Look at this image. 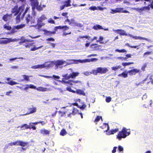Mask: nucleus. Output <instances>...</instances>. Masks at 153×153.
<instances>
[{"label": "nucleus", "instance_id": "nucleus-1", "mask_svg": "<svg viewBox=\"0 0 153 153\" xmlns=\"http://www.w3.org/2000/svg\"><path fill=\"white\" fill-rule=\"evenodd\" d=\"M127 129L125 128H123L121 131H119L117 138L119 140H121L122 138H125L130 134V132H127Z\"/></svg>", "mask_w": 153, "mask_h": 153}, {"label": "nucleus", "instance_id": "nucleus-2", "mask_svg": "<svg viewBox=\"0 0 153 153\" xmlns=\"http://www.w3.org/2000/svg\"><path fill=\"white\" fill-rule=\"evenodd\" d=\"M24 10V7L21 6L18 7V5H16L12 8L11 12L12 13L14 14V16H16L20 13H22Z\"/></svg>", "mask_w": 153, "mask_h": 153}, {"label": "nucleus", "instance_id": "nucleus-3", "mask_svg": "<svg viewBox=\"0 0 153 153\" xmlns=\"http://www.w3.org/2000/svg\"><path fill=\"white\" fill-rule=\"evenodd\" d=\"M79 110L74 107L70 106L66 108L65 112L66 113H68V116L70 117L71 115H74L78 113Z\"/></svg>", "mask_w": 153, "mask_h": 153}, {"label": "nucleus", "instance_id": "nucleus-4", "mask_svg": "<svg viewBox=\"0 0 153 153\" xmlns=\"http://www.w3.org/2000/svg\"><path fill=\"white\" fill-rule=\"evenodd\" d=\"M108 71V69L106 68H102L98 67L97 68L96 70H92V74L95 75H97L98 73L100 74H105Z\"/></svg>", "mask_w": 153, "mask_h": 153}, {"label": "nucleus", "instance_id": "nucleus-5", "mask_svg": "<svg viewBox=\"0 0 153 153\" xmlns=\"http://www.w3.org/2000/svg\"><path fill=\"white\" fill-rule=\"evenodd\" d=\"M47 18L44 15H42L40 17L38 18L37 20V23L36 25L38 28L39 29L45 25V23H42V22L46 19Z\"/></svg>", "mask_w": 153, "mask_h": 153}, {"label": "nucleus", "instance_id": "nucleus-6", "mask_svg": "<svg viewBox=\"0 0 153 153\" xmlns=\"http://www.w3.org/2000/svg\"><path fill=\"white\" fill-rule=\"evenodd\" d=\"M71 0H66L65 1H62L61 2V4H63L60 6V10H63L65 7L71 6Z\"/></svg>", "mask_w": 153, "mask_h": 153}, {"label": "nucleus", "instance_id": "nucleus-7", "mask_svg": "<svg viewBox=\"0 0 153 153\" xmlns=\"http://www.w3.org/2000/svg\"><path fill=\"white\" fill-rule=\"evenodd\" d=\"M32 14L33 15V17L31 16L30 14H28L25 17V20L27 24H28L30 22L31 24L35 23V17L36 16H34L33 13H32Z\"/></svg>", "mask_w": 153, "mask_h": 153}, {"label": "nucleus", "instance_id": "nucleus-8", "mask_svg": "<svg viewBox=\"0 0 153 153\" xmlns=\"http://www.w3.org/2000/svg\"><path fill=\"white\" fill-rule=\"evenodd\" d=\"M46 86H49V88H45L42 87H39L35 89H36L38 91H39L42 92H45L47 91H51L52 88H53V86L49 85L48 84H46Z\"/></svg>", "mask_w": 153, "mask_h": 153}, {"label": "nucleus", "instance_id": "nucleus-9", "mask_svg": "<svg viewBox=\"0 0 153 153\" xmlns=\"http://www.w3.org/2000/svg\"><path fill=\"white\" fill-rule=\"evenodd\" d=\"M31 1V5L32 6V12L34 13V16H36V13L35 12L34 10L36 8V7L39 5V2L38 0H30Z\"/></svg>", "mask_w": 153, "mask_h": 153}, {"label": "nucleus", "instance_id": "nucleus-10", "mask_svg": "<svg viewBox=\"0 0 153 153\" xmlns=\"http://www.w3.org/2000/svg\"><path fill=\"white\" fill-rule=\"evenodd\" d=\"M79 73L78 72H73L71 74L68 75V74H63L62 75V77H65L66 80H68L70 78H74L78 76Z\"/></svg>", "mask_w": 153, "mask_h": 153}, {"label": "nucleus", "instance_id": "nucleus-11", "mask_svg": "<svg viewBox=\"0 0 153 153\" xmlns=\"http://www.w3.org/2000/svg\"><path fill=\"white\" fill-rule=\"evenodd\" d=\"M65 62V61H63L61 60H58L55 61V62L53 61L51 62V65H53L54 64L56 66L62 65L64 64Z\"/></svg>", "mask_w": 153, "mask_h": 153}, {"label": "nucleus", "instance_id": "nucleus-12", "mask_svg": "<svg viewBox=\"0 0 153 153\" xmlns=\"http://www.w3.org/2000/svg\"><path fill=\"white\" fill-rule=\"evenodd\" d=\"M113 31L114 32H117L120 36H128V34L126 33V32L124 30H123L121 29L113 30Z\"/></svg>", "mask_w": 153, "mask_h": 153}, {"label": "nucleus", "instance_id": "nucleus-13", "mask_svg": "<svg viewBox=\"0 0 153 153\" xmlns=\"http://www.w3.org/2000/svg\"><path fill=\"white\" fill-rule=\"evenodd\" d=\"M36 110L37 109L36 107H34L33 105H32V107L29 108L28 109V111L27 113L25 114L24 115H27L34 113L36 112Z\"/></svg>", "mask_w": 153, "mask_h": 153}, {"label": "nucleus", "instance_id": "nucleus-14", "mask_svg": "<svg viewBox=\"0 0 153 153\" xmlns=\"http://www.w3.org/2000/svg\"><path fill=\"white\" fill-rule=\"evenodd\" d=\"M140 70L137 69L135 68L133 69L128 71L127 73L129 74V75L132 76L135 75L137 73L139 72Z\"/></svg>", "mask_w": 153, "mask_h": 153}, {"label": "nucleus", "instance_id": "nucleus-15", "mask_svg": "<svg viewBox=\"0 0 153 153\" xmlns=\"http://www.w3.org/2000/svg\"><path fill=\"white\" fill-rule=\"evenodd\" d=\"M63 78H62V80L61 81L62 83L63 84H68L70 85H72V80H69L68 81H65L66 79L65 77H63Z\"/></svg>", "mask_w": 153, "mask_h": 153}, {"label": "nucleus", "instance_id": "nucleus-16", "mask_svg": "<svg viewBox=\"0 0 153 153\" xmlns=\"http://www.w3.org/2000/svg\"><path fill=\"white\" fill-rule=\"evenodd\" d=\"M54 30L53 31H48L46 30H44V31L45 32V34L48 36H51L52 34H55L56 33V31L57 30H55V27L54 29Z\"/></svg>", "mask_w": 153, "mask_h": 153}, {"label": "nucleus", "instance_id": "nucleus-17", "mask_svg": "<svg viewBox=\"0 0 153 153\" xmlns=\"http://www.w3.org/2000/svg\"><path fill=\"white\" fill-rule=\"evenodd\" d=\"M11 16V14H9L7 13L3 16L2 19L4 21L6 22L10 19Z\"/></svg>", "mask_w": 153, "mask_h": 153}, {"label": "nucleus", "instance_id": "nucleus-18", "mask_svg": "<svg viewBox=\"0 0 153 153\" xmlns=\"http://www.w3.org/2000/svg\"><path fill=\"white\" fill-rule=\"evenodd\" d=\"M119 131V129L118 128H116L115 129H112L110 131H109L107 133H106V134L108 135H109L111 134H113Z\"/></svg>", "mask_w": 153, "mask_h": 153}, {"label": "nucleus", "instance_id": "nucleus-19", "mask_svg": "<svg viewBox=\"0 0 153 153\" xmlns=\"http://www.w3.org/2000/svg\"><path fill=\"white\" fill-rule=\"evenodd\" d=\"M25 85V87L23 89H22V90H27L29 88L34 89H35L36 88V86L32 84H26Z\"/></svg>", "mask_w": 153, "mask_h": 153}, {"label": "nucleus", "instance_id": "nucleus-20", "mask_svg": "<svg viewBox=\"0 0 153 153\" xmlns=\"http://www.w3.org/2000/svg\"><path fill=\"white\" fill-rule=\"evenodd\" d=\"M128 36L130 37H132L133 39H135L145 40H147V39L146 38H145L140 36H134L130 34H128Z\"/></svg>", "mask_w": 153, "mask_h": 153}, {"label": "nucleus", "instance_id": "nucleus-21", "mask_svg": "<svg viewBox=\"0 0 153 153\" xmlns=\"http://www.w3.org/2000/svg\"><path fill=\"white\" fill-rule=\"evenodd\" d=\"M64 29L65 30H68L69 29V27L66 25L61 26H59L55 27V30H58V29Z\"/></svg>", "mask_w": 153, "mask_h": 153}, {"label": "nucleus", "instance_id": "nucleus-22", "mask_svg": "<svg viewBox=\"0 0 153 153\" xmlns=\"http://www.w3.org/2000/svg\"><path fill=\"white\" fill-rule=\"evenodd\" d=\"M102 46L101 45H98L97 44L93 43L90 46V48L91 49H94L95 50L99 49V48L101 47Z\"/></svg>", "mask_w": 153, "mask_h": 153}, {"label": "nucleus", "instance_id": "nucleus-23", "mask_svg": "<svg viewBox=\"0 0 153 153\" xmlns=\"http://www.w3.org/2000/svg\"><path fill=\"white\" fill-rule=\"evenodd\" d=\"M25 26V25L24 24H21L19 25H17L16 26H14L13 27L12 30H13L15 29H22Z\"/></svg>", "mask_w": 153, "mask_h": 153}, {"label": "nucleus", "instance_id": "nucleus-24", "mask_svg": "<svg viewBox=\"0 0 153 153\" xmlns=\"http://www.w3.org/2000/svg\"><path fill=\"white\" fill-rule=\"evenodd\" d=\"M50 132V131L46 129H43L40 130V133L43 135L48 134Z\"/></svg>", "mask_w": 153, "mask_h": 153}, {"label": "nucleus", "instance_id": "nucleus-25", "mask_svg": "<svg viewBox=\"0 0 153 153\" xmlns=\"http://www.w3.org/2000/svg\"><path fill=\"white\" fill-rule=\"evenodd\" d=\"M93 29L95 30H98L103 29V28L100 25H94L93 27Z\"/></svg>", "mask_w": 153, "mask_h": 153}, {"label": "nucleus", "instance_id": "nucleus-26", "mask_svg": "<svg viewBox=\"0 0 153 153\" xmlns=\"http://www.w3.org/2000/svg\"><path fill=\"white\" fill-rule=\"evenodd\" d=\"M75 92H76L77 94L79 95H82L83 96L85 95V94L84 92V91L80 89H77Z\"/></svg>", "mask_w": 153, "mask_h": 153}, {"label": "nucleus", "instance_id": "nucleus-27", "mask_svg": "<svg viewBox=\"0 0 153 153\" xmlns=\"http://www.w3.org/2000/svg\"><path fill=\"white\" fill-rule=\"evenodd\" d=\"M21 130H25V129H29V126L27 124H25L22 125L19 127Z\"/></svg>", "mask_w": 153, "mask_h": 153}, {"label": "nucleus", "instance_id": "nucleus-28", "mask_svg": "<svg viewBox=\"0 0 153 153\" xmlns=\"http://www.w3.org/2000/svg\"><path fill=\"white\" fill-rule=\"evenodd\" d=\"M28 126H29V129H32L33 130L36 129V127L35 126L33 123H29V125H28Z\"/></svg>", "mask_w": 153, "mask_h": 153}, {"label": "nucleus", "instance_id": "nucleus-29", "mask_svg": "<svg viewBox=\"0 0 153 153\" xmlns=\"http://www.w3.org/2000/svg\"><path fill=\"white\" fill-rule=\"evenodd\" d=\"M33 40H30V39H22L19 42V43L20 44H22L24 43H26L27 42H32Z\"/></svg>", "mask_w": 153, "mask_h": 153}, {"label": "nucleus", "instance_id": "nucleus-30", "mask_svg": "<svg viewBox=\"0 0 153 153\" xmlns=\"http://www.w3.org/2000/svg\"><path fill=\"white\" fill-rule=\"evenodd\" d=\"M128 73L126 71L123 72L121 74H120L118 75L119 76H122L124 78H126L128 77Z\"/></svg>", "mask_w": 153, "mask_h": 153}, {"label": "nucleus", "instance_id": "nucleus-31", "mask_svg": "<svg viewBox=\"0 0 153 153\" xmlns=\"http://www.w3.org/2000/svg\"><path fill=\"white\" fill-rule=\"evenodd\" d=\"M46 63V62H45V63H44L42 64L39 65V68H42L46 67H48L50 66L51 64H48L47 65H46L45 64Z\"/></svg>", "mask_w": 153, "mask_h": 153}, {"label": "nucleus", "instance_id": "nucleus-32", "mask_svg": "<svg viewBox=\"0 0 153 153\" xmlns=\"http://www.w3.org/2000/svg\"><path fill=\"white\" fill-rule=\"evenodd\" d=\"M22 76L24 78V79L21 80L22 81H23L25 80L27 81H30V79H29V77L30 76H27L26 75H22Z\"/></svg>", "mask_w": 153, "mask_h": 153}, {"label": "nucleus", "instance_id": "nucleus-33", "mask_svg": "<svg viewBox=\"0 0 153 153\" xmlns=\"http://www.w3.org/2000/svg\"><path fill=\"white\" fill-rule=\"evenodd\" d=\"M21 13H20L16 15L17 16L15 18V19L16 22H19L20 21V16Z\"/></svg>", "mask_w": 153, "mask_h": 153}, {"label": "nucleus", "instance_id": "nucleus-34", "mask_svg": "<svg viewBox=\"0 0 153 153\" xmlns=\"http://www.w3.org/2000/svg\"><path fill=\"white\" fill-rule=\"evenodd\" d=\"M6 83L7 84L10 85H13L17 84L19 83L18 82H17L15 81H10V82H6Z\"/></svg>", "mask_w": 153, "mask_h": 153}, {"label": "nucleus", "instance_id": "nucleus-35", "mask_svg": "<svg viewBox=\"0 0 153 153\" xmlns=\"http://www.w3.org/2000/svg\"><path fill=\"white\" fill-rule=\"evenodd\" d=\"M28 144V142H23L22 141L20 140V146H21L22 147H25L27 146Z\"/></svg>", "mask_w": 153, "mask_h": 153}, {"label": "nucleus", "instance_id": "nucleus-36", "mask_svg": "<svg viewBox=\"0 0 153 153\" xmlns=\"http://www.w3.org/2000/svg\"><path fill=\"white\" fill-rule=\"evenodd\" d=\"M78 61L80 63H85L90 62V59H85L83 60L79 59L78 60Z\"/></svg>", "mask_w": 153, "mask_h": 153}, {"label": "nucleus", "instance_id": "nucleus-37", "mask_svg": "<svg viewBox=\"0 0 153 153\" xmlns=\"http://www.w3.org/2000/svg\"><path fill=\"white\" fill-rule=\"evenodd\" d=\"M8 25V24L7 25V24L4 25H3V28L7 30H10L11 29V26Z\"/></svg>", "mask_w": 153, "mask_h": 153}, {"label": "nucleus", "instance_id": "nucleus-38", "mask_svg": "<svg viewBox=\"0 0 153 153\" xmlns=\"http://www.w3.org/2000/svg\"><path fill=\"white\" fill-rule=\"evenodd\" d=\"M122 66L121 65H118L117 66L113 67H111V69L112 70H114V71H116L119 69L121 68Z\"/></svg>", "mask_w": 153, "mask_h": 153}, {"label": "nucleus", "instance_id": "nucleus-39", "mask_svg": "<svg viewBox=\"0 0 153 153\" xmlns=\"http://www.w3.org/2000/svg\"><path fill=\"white\" fill-rule=\"evenodd\" d=\"M116 52H118L119 53H126L127 51L124 49H122L121 50L117 49L115 51Z\"/></svg>", "mask_w": 153, "mask_h": 153}, {"label": "nucleus", "instance_id": "nucleus-40", "mask_svg": "<svg viewBox=\"0 0 153 153\" xmlns=\"http://www.w3.org/2000/svg\"><path fill=\"white\" fill-rule=\"evenodd\" d=\"M67 134V132L64 129H62L60 132V134L61 135L64 136L66 135Z\"/></svg>", "mask_w": 153, "mask_h": 153}, {"label": "nucleus", "instance_id": "nucleus-41", "mask_svg": "<svg viewBox=\"0 0 153 153\" xmlns=\"http://www.w3.org/2000/svg\"><path fill=\"white\" fill-rule=\"evenodd\" d=\"M33 46L34 47L33 48H31L30 49V50L31 51H35L41 48H42L43 47V46H40L39 47H35V45H33Z\"/></svg>", "mask_w": 153, "mask_h": 153}, {"label": "nucleus", "instance_id": "nucleus-42", "mask_svg": "<svg viewBox=\"0 0 153 153\" xmlns=\"http://www.w3.org/2000/svg\"><path fill=\"white\" fill-rule=\"evenodd\" d=\"M71 21L69 22V24L72 25V24H74L75 26H78V24L76 23L73 19H72L71 20Z\"/></svg>", "mask_w": 153, "mask_h": 153}, {"label": "nucleus", "instance_id": "nucleus-43", "mask_svg": "<svg viewBox=\"0 0 153 153\" xmlns=\"http://www.w3.org/2000/svg\"><path fill=\"white\" fill-rule=\"evenodd\" d=\"M134 64V62H123L122 63V65L124 66H126L129 65L131 64Z\"/></svg>", "mask_w": 153, "mask_h": 153}, {"label": "nucleus", "instance_id": "nucleus-44", "mask_svg": "<svg viewBox=\"0 0 153 153\" xmlns=\"http://www.w3.org/2000/svg\"><path fill=\"white\" fill-rule=\"evenodd\" d=\"M59 114L60 115V116L61 117L65 116V114H66V113L65 111L64 112H62L61 111H59Z\"/></svg>", "mask_w": 153, "mask_h": 153}, {"label": "nucleus", "instance_id": "nucleus-45", "mask_svg": "<svg viewBox=\"0 0 153 153\" xmlns=\"http://www.w3.org/2000/svg\"><path fill=\"white\" fill-rule=\"evenodd\" d=\"M86 106L85 104H83L81 106H78V108L84 110L86 108Z\"/></svg>", "mask_w": 153, "mask_h": 153}, {"label": "nucleus", "instance_id": "nucleus-46", "mask_svg": "<svg viewBox=\"0 0 153 153\" xmlns=\"http://www.w3.org/2000/svg\"><path fill=\"white\" fill-rule=\"evenodd\" d=\"M34 44L33 43H28L27 45H24L26 48H29L31 46H33V45Z\"/></svg>", "mask_w": 153, "mask_h": 153}, {"label": "nucleus", "instance_id": "nucleus-47", "mask_svg": "<svg viewBox=\"0 0 153 153\" xmlns=\"http://www.w3.org/2000/svg\"><path fill=\"white\" fill-rule=\"evenodd\" d=\"M66 89L67 91H68L70 92H72L73 93H75V91L73 90V89H72L71 88V87H67L66 88Z\"/></svg>", "mask_w": 153, "mask_h": 153}, {"label": "nucleus", "instance_id": "nucleus-48", "mask_svg": "<svg viewBox=\"0 0 153 153\" xmlns=\"http://www.w3.org/2000/svg\"><path fill=\"white\" fill-rule=\"evenodd\" d=\"M6 40H2L1 41V42L2 44H7L9 42V41H8V38H5Z\"/></svg>", "mask_w": 153, "mask_h": 153}, {"label": "nucleus", "instance_id": "nucleus-49", "mask_svg": "<svg viewBox=\"0 0 153 153\" xmlns=\"http://www.w3.org/2000/svg\"><path fill=\"white\" fill-rule=\"evenodd\" d=\"M147 66V64L146 63H144L143 64V66H142L141 69V70L143 71H145V68Z\"/></svg>", "mask_w": 153, "mask_h": 153}, {"label": "nucleus", "instance_id": "nucleus-50", "mask_svg": "<svg viewBox=\"0 0 153 153\" xmlns=\"http://www.w3.org/2000/svg\"><path fill=\"white\" fill-rule=\"evenodd\" d=\"M89 9L92 10L94 11L95 10H96L97 9V7L95 6H92L90 7L89 8Z\"/></svg>", "mask_w": 153, "mask_h": 153}, {"label": "nucleus", "instance_id": "nucleus-51", "mask_svg": "<svg viewBox=\"0 0 153 153\" xmlns=\"http://www.w3.org/2000/svg\"><path fill=\"white\" fill-rule=\"evenodd\" d=\"M123 147L120 146H119L118 147V151L119 152H123Z\"/></svg>", "mask_w": 153, "mask_h": 153}, {"label": "nucleus", "instance_id": "nucleus-52", "mask_svg": "<svg viewBox=\"0 0 153 153\" xmlns=\"http://www.w3.org/2000/svg\"><path fill=\"white\" fill-rule=\"evenodd\" d=\"M111 98L110 97H107L105 99L106 102L107 103L109 102L111 100Z\"/></svg>", "mask_w": 153, "mask_h": 153}, {"label": "nucleus", "instance_id": "nucleus-53", "mask_svg": "<svg viewBox=\"0 0 153 153\" xmlns=\"http://www.w3.org/2000/svg\"><path fill=\"white\" fill-rule=\"evenodd\" d=\"M100 119H102V117L101 116H97L95 119L94 121L97 122L100 120Z\"/></svg>", "mask_w": 153, "mask_h": 153}, {"label": "nucleus", "instance_id": "nucleus-54", "mask_svg": "<svg viewBox=\"0 0 153 153\" xmlns=\"http://www.w3.org/2000/svg\"><path fill=\"white\" fill-rule=\"evenodd\" d=\"M68 14V13L67 12H63L62 13L61 15L67 18H68V16H67Z\"/></svg>", "mask_w": 153, "mask_h": 153}, {"label": "nucleus", "instance_id": "nucleus-55", "mask_svg": "<svg viewBox=\"0 0 153 153\" xmlns=\"http://www.w3.org/2000/svg\"><path fill=\"white\" fill-rule=\"evenodd\" d=\"M152 51H147L144 53L143 54V56L146 55H149L152 54Z\"/></svg>", "mask_w": 153, "mask_h": 153}, {"label": "nucleus", "instance_id": "nucleus-56", "mask_svg": "<svg viewBox=\"0 0 153 153\" xmlns=\"http://www.w3.org/2000/svg\"><path fill=\"white\" fill-rule=\"evenodd\" d=\"M36 8L39 11L42 10L43 9L41 5H38L36 7Z\"/></svg>", "mask_w": 153, "mask_h": 153}, {"label": "nucleus", "instance_id": "nucleus-57", "mask_svg": "<svg viewBox=\"0 0 153 153\" xmlns=\"http://www.w3.org/2000/svg\"><path fill=\"white\" fill-rule=\"evenodd\" d=\"M131 55L130 54H127L126 55V57H125L126 60H127L128 58L131 57Z\"/></svg>", "mask_w": 153, "mask_h": 153}, {"label": "nucleus", "instance_id": "nucleus-58", "mask_svg": "<svg viewBox=\"0 0 153 153\" xmlns=\"http://www.w3.org/2000/svg\"><path fill=\"white\" fill-rule=\"evenodd\" d=\"M104 125H107V129L106 130H105V131H104V132H106V133H107V132H108L109 129V126L108 124V123H103Z\"/></svg>", "mask_w": 153, "mask_h": 153}, {"label": "nucleus", "instance_id": "nucleus-59", "mask_svg": "<svg viewBox=\"0 0 153 153\" xmlns=\"http://www.w3.org/2000/svg\"><path fill=\"white\" fill-rule=\"evenodd\" d=\"M122 9V8H116L115 9V10L117 13H119L121 11Z\"/></svg>", "mask_w": 153, "mask_h": 153}, {"label": "nucleus", "instance_id": "nucleus-60", "mask_svg": "<svg viewBox=\"0 0 153 153\" xmlns=\"http://www.w3.org/2000/svg\"><path fill=\"white\" fill-rule=\"evenodd\" d=\"M46 40L47 41H51L53 42L55 41V39H53L52 37H50V38H48L47 39H46Z\"/></svg>", "mask_w": 153, "mask_h": 153}, {"label": "nucleus", "instance_id": "nucleus-61", "mask_svg": "<svg viewBox=\"0 0 153 153\" xmlns=\"http://www.w3.org/2000/svg\"><path fill=\"white\" fill-rule=\"evenodd\" d=\"M46 122H45V121H39V123H41V125L42 126H44L45 124L46 123Z\"/></svg>", "mask_w": 153, "mask_h": 153}, {"label": "nucleus", "instance_id": "nucleus-62", "mask_svg": "<svg viewBox=\"0 0 153 153\" xmlns=\"http://www.w3.org/2000/svg\"><path fill=\"white\" fill-rule=\"evenodd\" d=\"M48 22L49 23L54 24L55 22L54 20L52 19H51L49 20L48 21Z\"/></svg>", "mask_w": 153, "mask_h": 153}, {"label": "nucleus", "instance_id": "nucleus-63", "mask_svg": "<svg viewBox=\"0 0 153 153\" xmlns=\"http://www.w3.org/2000/svg\"><path fill=\"white\" fill-rule=\"evenodd\" d=\"M149 5L148 6H145L143 7V9H144V10H149L150 9V7H149Z\"/></svg>", "mask_w": 153, "mask_h": 153}, {"label": "nucleus", "instance_id": "nucleus-64", "mask_svg": "<svg viewBox=\"0 0 153 153\" xmlns=\"http://www.w3.org/2000/svg\"><path fill=\"white\" fill-rule=\"evenodd\" d=\"M117 147L116 146L114 147L112 151V153H115L116 152V149Z\"/></svg>", "mask_w": 153, "mask_h": 153}]
</instances>
